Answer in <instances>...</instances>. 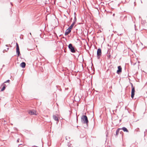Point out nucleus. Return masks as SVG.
<instances>
[{"mask_svg":"<svg viewBox=\"0 0 147 147\" xmlns=\"http://www.w3.org/2000/svg\"><path fill=\"white\" fill-rule=\"evenodd\" d=\"M81 121L84 124H86L87 125L88 123V118L86 115H83L81 117Z\"/></svg>","mask_w":147,"mask_h":147,"instance_id":"1","label":"nucleus"},{"mask_svg":"<svg viewBox=\"0 0 147 147\" xmlns=\"http://www.w3.org/2000/svg\"><path fill=\"white\" fill-rule=\"evenodd\" d=\"M68 48L70 51L72 53H74L76 52L75 48L73 47L72 45L70 43L68 45Z\"/></svg>","mask_w":147,"mask_h":147,"instance_id":"2","label":"nucleus"},{"mask_svg":"<svg viewBox=\"0 0 147 147\" xmlns=\"http://www.w3.org/2000/svg\"><path fill=\"white\" fill-rule=\"evenodd\" d=\"M131 86L132 90L131 92V97L132 98H133L134 97V95L135 94V87L133 86V84H131Z\"/></svg>","mask_w":147,"mask_h":147,"instance_id":"3","label":"nucleus"},{"mask_svg":"<svg viewBox=\"0 0 147 147\" xmlns=\"http://www.w3.org/2000/svg\"><path fill=\"white\" fill-rule=\"evenodd\" d=\"M16 52L17 55V56L19 57L20 55V49L18 44L17 42L16 44Z\"/></svg>","mask_w":147,"mask_h":147,"instance_id":"4","label":"nucleus"},{"mask_svg":"<svg viewBox=\"0 0 147 147\" xmlns=\"http://www.w3.org/2000/svg\"><path fill=\"white\" fill-rule=\"evenodd\" d=\"M102 52L101 49L100 48H99L98 49L97 52V58L98 59H99L101 55Z\"/></svg>","mask_w":147,"mask_h":147,"instance_id":"5","label":"nucleus"},{"mask_svg":"<svg viewBox=\"0 0 147 147\" xmlns=\"http://www.w3.org/2000/svg\"><path fill=\"white\" fill-rule=\"evenodd\" d=\"M28 113L31 115H37L36 111L34 110L29 111Z\"/></svg>","mask_w":147,"mask_h":147,"instance_id":"6","label":"nucleus"},{"mask_svg":"<svg viewBox=\"0 0 147 147\" xmlns=\"http://www.w3.org/2000/svg\"><path fill=\"white\" fill-rule=\"evenodd\" d=\"M122 71V68L121 66L118 67V70L117 71V73L119 74Z\"/></svg>","mask_w":147,"mask_h":147,"instance_id":"7","label":"nucleus"},{"mask_svg":"<svg viewBox=\"0 0 147 147\" xmlns=\"http://www.w3.org/2000/svg\"><path fill=\"white\" fill-rule=\"evenodd\" d=\"M71 31V30L68 28L65 31V36L67 35L70 33Z\"/></svg>","mask_w":147,"mask_h":147,"instance_id":"8","label":"nucleus"},{"mask_svg":"<svg viewBox=\"0 0 147 147\" xmlns=\"http://www.w3.org/2000/svg\"><path fill=\"white\" fill-rule=\"evenodd\" d=\"M26 65V64L24 62H22L20 64V66L22 68H25Z\"/></svg>","mask_w":147,"mask_h":147,"instance_id":"9","label":"nucleus"},{"mask_svg":"<svg viewBox=\"0 0 147 147\" xmlns=\"http://www.w3.org/2000/svg\"><path fill=\"white\" fill-rule=\"evenodd\" d=\"M2 86H3V87L2 88H1V91H3L5 88L7 86L4 83H3L2 85Z\"/></svg>","mask_w":147,"mask_h":147,"instance_id":"10","label":"nucleus"},{"mask_svg":"<svg viewBox=\"0 0 147 147\" xmlns=\"http://www.w3.org/2000/svg\"><path fill=\"white\" fill-rule=\"evenodd\" d=\"M120 129L121 130H122L124 132H129V131L128 130L127 128L125 127H123L122 128Z\"/></svg>","mask_w":147,"mask_h":147,"instance_id":"11","label":"nucleus"},{"mask_svg":"<svg viewBox=\"0 0 147 147\" xmlns=\"http://www.w3.org/2000/svg\"><path fill=\"white\" fill-rule=\"evenodd\" d=\"M75 24V22H74L71 25V26L68 28L71 30L72 28L74 26V25Z\"/></svg>","mask_w":147,"mask_h":147,"instance_id":"12","label":"nucleus"},{"mask_svg":"<svg viewBox=\"0 0 147 147\" xmlns=\"http://www.w3.org/2000/svg\"><path fill=\"white\" fill-rule=\"evenodd\" d=\"M53 118L55 121H57L58 120V118L55 115H53Z\"/></svg>","mask_w":147,"mask_h":147,"instance_id":"13","label":"nucleus"},{"mask_svg":"<svg viewBox=\"0 0 147 147\" xmlns=\"http://www.w3.org/2000/svg\"><path fill=\"white\" fill-rule=\"evenodd\" d=\"M121 130V129L118 128L116 130V135L117 136L118 135L119 133V132L120 130Z\"/></svg>","mask_w":147,"mask_h":147,"instance_id":"14","label":"nucleus"},{"mask_svg":"<svg viewBox=\"0 0 147 147\" xmlns=\"http://www.w3.org/2000/svg\"><path fill=\"white\" fill-rule=\"evenodd\" d=\"M10 81V80H7V81H5V82H4V83H6L7 82H9Z\"/></svg>","mask_w":147,"mask_h":147,"instance_id":"15","label":"nucleus"},{"mask_svg":"<svg viewBox=\"0 0 147 147\" xmlns=\"http://www.w3.org/2000/svg\"><path fill=\"white\" fill-rule=\"evenodd\" d=\"M19 139H18L17 140V142H19Z\"/></svg>","mask_w":147,"mask_h":147,"instance_id":"16","label":"nucleus"},{"mask_svg":"<svg viewBox=\"0 0 147 147\" xmlns=\"http://www.w3.org/2000/svg\"><path fill=\"white\" fill-rule=\"evenodd\" d=\"M111 57V55H109V58H110V57Z\"/></svg>","mask_w":147,"mask_h":147,"instance_id":"17","label":"nucleus"},{"mask_svg":"<svg viewBox=\"0 0 147 147\" xmlns=\"http://www.w3.org/2000/svg\"><path fill=\"white\" fill-rule=\"evenodd\" d=\"M113 16H115V13H113Z\"/></svg>","mask_w":147,"mask_h":147,"instance_id":"18","label":"nucleus"},{"mask_svg":"<svg viewBox=\"0 0 147 147\" xmlns=\"http://www.w3.org/2000/svg\"><path fill=\"white\" fill-rule=\"evenodd\" d=\"M30 35L31 36V37H32V36H31V33H30Z\"/></svg>","mask_w":147,"mask_h":147,"instance_id":"19","label":"nucleus"},{"mask_svg":"<svg viewBox=\"0 0 147 147\" xmlns=\"http://www.w3.org/2000/svg\"><path fill=\"white\" fill-rule=\"evenodd\" d=\"M9 48H7V51H8V50H9Z\"/></svg>","mask_w":147,"mask_h":147,"instance_id":"20","label":"nucleus"},{"mask_svg":"<svg viewBox=\"0 0 147 147\" xmlns=\"http://www.w3.org/2000/svg\"><path fill=\"white\" fill-rule=\"evenodd\" d=\"M5 51H7L6 50H3V52H4Z\"/></svg>","mask_w":147,"mask_h":147,"instance_id":"21","label":"nucleus"},{"mask_svg":"<svg viewBox=\"0 0 147 147\" xmlns=\"http://www.w3.org/2000/svg\"><path fill=\"white\" fill-rule=\"evenodd\" d=\"M6 47H8V45H6Z\"/></svg>","mask_w":147,"mask_h":147,"instance_id":"22","label":"nucleus"},{"mask_svg":"<svg viewBox=\"0 0 147 147\" xmlns=\"http://www.w3.org/2000/svg\"><path fill=\"white\" fill-rule=\"evenodd\" d=\"M76 18L75 17V18H74V20H76Z\"/></svg>","mask_w":147,"mask_h":147,"instance_id":"23","label":"nucleus"},{"mask_svg":"<svg viewBox=\"0 0 147 147\" xmlns=\"http://www.w3.org/2000/svg\"><path fill=\"white\" fill-rule=\"evenodd\" d=\"M141 3H142V1L141 0Z\"/></svg>","mask_w":147,"mask_h":147,"instance_id":"24","label":"nucleus"},{"mask_svg":"<svg viewBox=\"0 0 147 147\" xmlns=\"http://www.w3.org/2000/svg\"><path fill=\"white\" fill-rule=\"evenodd\" d=\"M66 139H67V138H66Z\"/></svg>","mask_w":147,"mask_h":147,"instance_id":"25","label":"nucleus"},{"mask_svg":"<svg viewBox=\"0 0 147 147\" xmlns=\"http://www.w3.org/2000/svg\"><path fill=\"white\" fill-rule=\"evenodd\" d=\"M21 144H20L19 145H21Z\"/></svg>","mask_w":147,"mask_h":147,"instance_id":"26","label":"nucleus"}]
</instances>
